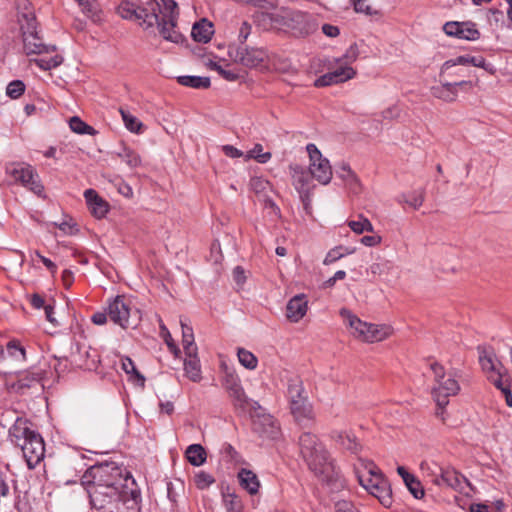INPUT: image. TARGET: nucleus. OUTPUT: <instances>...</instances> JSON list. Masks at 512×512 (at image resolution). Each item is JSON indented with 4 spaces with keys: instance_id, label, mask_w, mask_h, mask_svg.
<instances>
[{
    "instance_id": "59",
    "label": "nucleus",
    "mask_w": 512,
    "mask_h": 512,
    "mask_svg": "<svg viewBox=\"0 0 512 512\" xmlns=\"http://www.w3.org/2000/svg\"><path fill=\"white\" fill-rule=\"evenodd\" d=\"M250 32H251V25L248 24L247 22H243L239 29V35H238L239 45L245 46L244 43L247 40Z\"/></svg>"
},
{
    "instance_id": "49",
    "label": "nucleus",
    "mask_w": 512,
    "mask_h": 512,
    "mask_svg": "<svg viewBox=\"0 0 512 512\" xmlns=\"http://www.w3.org/2000/svg\"><path fill=\"white\" fill-rule=\"evenodd\" d=\"M160 335L161 337L163 338L164 342L166 343V345L168 346V349L170 350V352H172L175 356H178V354L180 353V349L177 347V345L174 343L173 341V338L169 332V330L167 329V327L165 326V324L162 322V320H160Z\"/></svg>"
},
{
    "instance_id": "21",
    "label": "nucleus",
    "mask_w": 512,
    "mask_h": 512,
    "mask_svg": "<svg viewBox=\"0 0 512 512\" xmlns=\"http://www.w3.org/2000/svg\"><path fill=\"white\" fill-rule=\"evenodd\" d=\"M308 302L304 294L295 295L286 306V316L291 322H298L307 313Z\"/></svg>"
},
{
    "instance_id": "34",
    "label": "nucleus",
    "mask_w": 512,
    "mask_h": 512,
    "mask_svg": "<svg viewBox=\"0 0 512 512\" xmlns=\"http://www.w3.org/2000/svg\"><path fill=\"white\" fill-rule=\"evenodd\" d=\"M228 394L232 399L233 406L237 412L245 413L248 411L250 399L245 394L242 385Z\"/></svg>"
},
{
    "instance_id": "17",
    "label": "nucleus",
    "mask_w": 512,
    "mask_h": 512,
    "mask_svg": "<svg viewBox=\"0 0 512 512\" xmlns=\"http://www.w3.org/2000/svg\"><path fill=\"white\" fill-rule=\"evenodd\" d=\"M125 489H108L104 491H100L97 489H88V494L90 498V503L92 508L97 512H100L106 506L112 503L115 499H119L122 492Z\"/></svg>"
},
{
    "instance_id": "1",
    "label": "nucleus",
    "mask_w": 512,
    "mask_h": 512,
    "mask_svg": "<svg viewBox=\"0 0 512 512\" xmlns=\"http://www.w3.org/2000/svg\"><path fill=\"white\" fill-rule=\"evenodd\" d=\"M118 15L125 20L137 22L145 30L156 25L166 41H183V35L177 30L178 12L174 0H148L143 5L124 1L119 7Z\"/></svg>"
},
{
    "instance_id": "40",
    "label": "nucleus",
    "mask_w": 512,
    "mask_h": 512,
    "mask_svg": "<svg viewBox=\"0 0 512 512\" xmlns=\"http://www.w3.org/2000/svg\"><path fill=\"white\" fill-rule=\"evenodd\" d=\"M354 251H355L354 248L337 246V247L331 249L327 253L323 263L325 265L332 264V263L336 262L337 260L341 259L342 257H344L345 255L352 254Z\"/></svg>"
},
{
    "instance_id": "14",
    "label": "nucleus",
    "mask_w": 512,
    "mask_h": 512,
    "mask_svg": "<svg viewBox=\"0 0 512 512\" xmlns=\"http://www.w3.org/2000/svg\"><path fill=\"white\" fill-rule=\"evenodd\" d=\"M459 391L460 385L458 381L450 377L435 385L431 393L436 405L440 408H445L449 404V397L457 395Z\"/></svg>"
},
{
    "instance_id": "44",
    "label": "nucleus",
    "mask_w": 512,
    "mask_h": 512,
    "mask_svg": "<svg viewBox=\"0 0 512 512\" xmlns=\"http://www.w3.org/2000/svg\"><path fill=\"white\" fill-rule=\"evenodd\" d=\"M272 155L270 152H263V146L261 144H255L245 156L246 160L255 159L258 163L264 164L271 159Z\"/></svg>"
},
{
    "instance_id": "4",
    "label": "nucleus",
    "mask_w": 512,
    "mask_h": 512,
    "mask_svg": "<svg viewBox=\"0 0 512 512\" xmlns=\"http://www.w3.org/2000/svg\"><path fill=\"white\" fill-rule=\"evenodd\" d=\"M354 471L359 484L386 508L392 505V490L389 480L377 465L369 459L358 457Z\"/></svg>"
},
{
    "instance_id": "41",
    "label": "nucleus",
    "mask_w": 512,
    "mask_h": 512,
    "mask_svg": "<svg viewBox=\"0 0 512 512\" xmlns=\"http://www.w3.org/2000/svg\"><path fill=\"white\" fill-rule=\"evenodd\" d=\"M460 39L477 40L480 37V32L477 30L476 25L472 22H460Z\"/></svg>"
},
{
    "instance_id": "16",
    "label": "nucleus",
    "mask_w": 512,
    "mask_h": 512,
    "mask_svg": "<svg viewBox=\"0 0 512 512\" xmlns=\"http://www.w3.org/2000/svg\"><path fill=\"white\" fill-rule=\"evenodd\" d=\"M356 71L350 66H342L338 69L328 72L314 81L315 87H326L333 84L345 82L354 78Z\"/></svg>"
},
{
    "instance_id": "58",
    "label": "nucleus",
    "mask_w": 512,
    "mask_h": 512,
    "mask_svg": "<svg viewBox=\"0 0 512 512\" xmlns=\"http://www.w3.org/2000/svg\"><path fill=\"white\" fill-rule=\"evenodd\" d=\"M460 22H447L443 26L444 32L449 36H455L459 38L460 35Z\"/></svg>"
},
{
    "instance_id": "35",
    "label": "nucleus",
    "mask_w": 512,
    "mask_h": 512,
    "mask_svg": "<svg viewBox=\"0 0 512 512\" xmlns=\"http://www.w3.org/2000/svg\"><path fill=\"white\" fill-rule=\"evenodd\" d=\"M179 84L195 89H207L211 85V81L209 77H201V76H179L177 78Z\"/></svg>"
},
{
    "instance_id": "45",
    "label": "nucleus",
    "mask_w": 512,
    "mask_h": 512,
    "mask_svg": "<svg viewBox=\"0 0 512 512\" xmlns=\"http://www.w3.org/2000/svg\"><path fill=\"white\" fill-rule=\"evenodd\" d=\"M237 355H238L239 362L245 368L253 370L257 367L258 360H257L256 356L253 353H251L250 351H248L244 348H239Z\"/></svg>"
},
{
    "instance_id": "64",
    "label": "nucleus",
    "mask_w": 512,
    "mask_h": 512,
    "mask_svg": "<svg viewBox=\"0 0 512 512\" xmlns=\"http://www.w3.org/2000/svg\"><path fill=\"white\" fill-rule=\"evenodd\" d=\"M322 32L328 37H337L340 34V30L337 26L331 24H324L322 26Z\"/></svg>"
},
{
    "instance_id": "2",
    "label": "nucleus",
    "mask_w": 512,
    "mask_h": 512,
    "mask_svg": "<svg viewBox=\"0 0 512 512\" xmlns=\"http://www.w3.org/2000/svg\"><path fill=\"white\" fill-rule=\"evenodd\" d=\"M129 482L135 485V480L115 462H104L91 466L81 477V484L88 489L100 491L108 489H130Z\"/></svg>"
},
{
    "instance_id": "3",
    "label": "nucleus",
    "mask_w": 512,
    "mask_h": 512,
    "mask_svg": "<svg viewBox=\"0 0 512 512\" xmlns=\"http://www.w3.org/2000/svg\"><path fill=\"white\" fill-rule=\"evenodd\" d=\"M299 447L304 461L315 475L327 482L337 477L334 461L316 435L310 432L302 433L299 437Z\"/></svg>"
},
{
    "instance_id": "50",
    "label": "nucleus",
    "mask_w": 512,
    "mask_h": 512,
    "mask_svg": "<svg viewBox=\"0 0 512 512\" xmlns=\"http://www.w3.org/2000/svg\"><path fill=\"white\" fill-rule=\"evenodd\" d=\"M25 92V84L21 80H13L7 85L6 94L11 99H18Z\"/></svg>"
},
{
    "instance_id": "60",
    "label": "nucleus",
    "mask_w": 512,
    "mask_h": 512,
    "mask_svg": "<svg viewBox=\"0 0 512 512\" xmlns=\"http://www.w3.org/2000/svg\"><path fill=\"white\" fill-rule=\"evenodd\" d=\"M222 151L225 156L230 158H240L244 155L241 150L229 144L222 146Z\"/></svg>"
},
{
    "instance_id": "55",
    "label": "nucleus",
    "mask_w": 512,
    "mask_h": 512,
    "mask_svg": "<svg viewBox=\"0 0 512 512\" xmlns=\"http://www.w3.org/2000/svg\"><path fill=\"white\" fill-rule=\"evenodd\" d=\"M223 386L226 389V391L229 393V392L233 391L234 389H237L238 387H240L241 382L238 377H236L232 374H227L224 379Z\"/></svg>"
},
{
    "instance_id": "54",
    "label": "nucleus",
    "mask_w": 512,
    "mask_h": 512,
    "mask_svg": "<svg viewBox=\"0 0 512 512\" xmlns=\"http://www.w3.org/2000/svg\"><path fill=\"white\" fill-rule=\"evenodd\" d=\"M123 161L131 168L138 167L141 164L140 156L132 150H125L121 155Z\"/></svg>"
},
{
    "instance_id": "7",
    "label": "nucleus",
    "mask_w": 512,
    "mask_h": 512,
    "mask_svg": "<svg viewBox=\"0 0 512 512\" xmlns=\"http://www.w3.org/2000/svg\"><path fill=\"white\" fill-rule=\"evenodd\" d=\"M106 311L110 320L123 329L137 326L139 311L135 310L133 312L130 303L126 301L124 296H116L108 303Z\"/></svg>"
},
{
    "instance_id": "28",
    "label": "nucleus",
    "mask_w": 512,
    "mask_h": 512,
    "mask_svg": "<svg viewBox=\"0 0 512 512\" xmlns=\"http://www.w3.org/2000/svg\"><path fill=\"white\" fill-rule=\"evenodd\" d=\"M238 479L241 486L251 495H255L259 491L260 482L257 475L251 470L242 468L238 473Z\"/></svg>"
},
{
    "instance_id": "51",
    "label": "nucleus",
    "mask_w": 512,
    "mask_h": 512,
    "mask_svg": "<svg viewBox=\"0 0 512 512\" xmlns=\"http://www.w3.org/2000/svg\"><path fill=\"white\" fill-rule=\"evenodd\" d=\"M7 352L10 356L14 357L16 360H25L26 352L23 346L16 340H12L7 343Z\"/></svg>"
},
{
    "instance_id": "25",
    "label": "nucleus",
    "mask_w": 512,
    "mask_h": 512,
    "mask_svg": "<svg viewBox=\"0 0 512 512\" xmlns=\"http://www.w3.org/2000/svg\"><path fill=\"white\" fill-rule=\"evenodd\" d=\"M214 34L213 25L207 19L196 22L191 31L193 39L197 42L207 43Z\"/></svg>"
},
{
    "instance_id": "19",
    "label": "nucleus",
    "mask_w": 512,
    "mask_h": 512,
    "mask_svg": "<svg viewBox=\"0 0 512 512\" xmlns=\"http://www.w3.org/2000/svg\"><path fill=\"white\" fill-rule=\"evenodd\" d=\"M330 438L340 448L350 452L351 454L358 455L363 449L362 444L353 433L342 430H333L330 433Z\"/></svg>"
},
{
    "instance_id": "6",
    "label": "nucleus",
    "mask_w": 512,
    "mask_h": 512,
    "mask_svg": "<svg viewBox=\"0 0 512 512\" xmlns=\"http://www.w3.org/2000/svg\"><path fill=\"white\" fill-rule=\"evenodd\" d=\"M20 29L22 31L24 51L27 55L49 54L57 50L55 45H48L42 42L37 33V21L32 12L22 13L19 16Z\"/></svg>"
},
{
    "instance_id": "31",
    "label": "nucleus",
    "mask_w": 512,
    "mask_h": 512,
    "mask_svg": "<svg viewBox=\"0 0 512 512\" xmlns=\"http://www.w3.org/2000/svg\"><path fill=\"white\" fill-rule=\"evenodd\" d=\"M182 327V344L187 357L197 354V346L194 343V334L191 326L181 321Z\"/></svg>"
},
{
    "instance_id": "18",
    "label": "nucleus",
    "mask_w": 512,
    "mask_h": 512,
    "mask_svg": "<svg viewBox=\"0 0 512 512\" xmlns=\"http://www.w3.org/2000/svg\"><path fill=\"white\" fill-rule=\"evenodd\" d=\"M44 371H25L18 376V380L13 385V388L21 394L25 393L26 389L36 388L43 389L44 385L42 384V380L44 379Z\"/></svg>"
},
{
    "instance_id": "27",
    "label": "nucleus",
    "mask_w": 512,
    "mask_h": 512,
    "mask_svg": "<svg viewBox=\"0 0 512 512\" xmlns=\"http://www.w3.org/2000/svg\"><path fill=\"white\" fill-rule=\"evenodd\" d=\"M478 352L479 363L481 365L482 370L487 375H492L504 368V366L500 362L495 363L494 353L492 351H487L484 348L478 347Z\"/></svg>"
},
{
    "instance_id": "53",
    "label": "nucleus",
    "mask_w": 512,
    "mask_h": 512,
    "mask_svg": "<svg viewBox=\"0 0 512 512\" xmlns=\"http://www.w3.org/2000/svg\"><path fill=\"white\" fill-rule=\"evenodd\" d=\"M358 55H359V50H358V46L356 43L350 45V47L346 50L345 54L337 59L338 62L340 61H344L345 62V66H349V64L353 63L354 61H356V59L358 58Z\"/></svg>"
},
{
    "instance_id": "38",
    "label": "nucleus",
    "mask_w": 512,
    "mask_h": 512,
    "mask_svg": "<svg viewBox=\"0 0 512 512\" xmlns=\"http://www.w3.org/2000/svg\"><path fill=\"white\" fill-rule=\"evenodd\" d=\"M488 379L501 392H503L504 389H506V386L507 388L511 387V379L505 368L501 369L500 371L492 375H488Z\"/></svg>"
},
{
    "instance_id": "36",
    "label": "nucleus",
    "mask_w": 512,
    "mask_h": 512,
    "mask_svg": "<svg viewBox=\"0 0 512 512\" xmlns=\"http://www.w3.org/2000/svg\"><path fill=\"white\" fill-rule=\"evenodd\" d=\"M184 370L186 376L193 382H199L202 378L201 368L197 354L195 356L187 357L184 361Z\"/></svg>"
},
{
    "instance_id": "12",
    "label": "nucleus",
    "mask_w": 512,
    "mask_h": 512,
    "mask_svg": "<svg viewBox=\"0 0 512 512\" xmlns=\"http://www.w3.org/2000/svg\"><path fill=\"white\" fill-rule=\"evenodd\" d=\"M26 463L30 469H33L45 455V445L42 436L36 432L22 446H20Z\"/></svg>"
},
{
    "instance_id": "8",
    "label": "nucleus",
    "mask_w": 512,
    "mask_h": 512,
    "mask_svg": "<svg viewBox=\"0 0 512 512\" xmlns=\"http://www.w3.org/2000/svg\"><path fill=\"white\" fill-rule=\"evenodd\" d=\"M306 150L309 155V171L312 177L322 185L329 184L333 175L329 160L322 156L320 150L313 143H309Z\"/></svg>"
},
{
    "instance_id": "63",
    "label": "nucleus",
    "mask_w": 512,
    "mask_h": 512,
    "mask_svg": "<svg viewBox=\"0 0 512 512\" xmlns=\"http://www.w3.org/2000/svg\"><path fill=\"white\" fill-rule=\"evenodd\" d=\"M407 488L416 499H421L424 496V490L419 480L418 485L411 483Z\"/></svg>"
},
{
    "instance_id": "62",
    "label": "nucleus",
    "mask_w": 512,
    "mask_h": 512,
    "mask_svg": "<svg viewBox=\"0 0 512 512\" xmlns=\"http://www.w3.org/2000/svg\"><path fill=\"white\" fill-rule=\"evenodd\" d=\"M382 238L380 236L371 235V236H363L361 238V243L368 247L377 246L381 243Z\"/></svg>"
},
{
    "instance_id": "42",
    "label": "nucleus",
    "mask_w": 512,
    "mask_h": 512,
    "mask_svg": "<svg viewBox=\"0 0 512 512\" xmlns=\"http://www.w3.org/2000/svg\"><path fill=\"white\" fill-rule=\"evenodd\" d=\"M69 126L71 130L78 134H88L94 135L96 133L95 129L82 121L78 116L71 117L69 121Z\"/></svg>"
},
{
    "instance_id": "46",
    "label": "nucleus",
    "mask_w": 512,
    "mask_h": 512,
    "mask_svg": "<svg viewBox=\"0 0 512 512\" xmlns=\"http://www.w3.org/2000/svg\"><path fill=\"white\" fill-rule=\"evenodd\" d=\"M352 4L355 12L357 13H364L368 16H382L381 11L369 5L367 0H352Z\"/></svg>"
},
{
    "instance_id": "15",
    "label": "nucleus",
    "mask_w": 512,
    "mask_h": 512,
    "mask_svg": "<svg viewBox=\"0 0 512 512\" xmlns=\"http://www.w3.org/2000/svg\"><path fill=\"white\" fill-rule=\"evenodd\" d=\"M252 430L260 437L275 439L279 435V427L269 414L257 413L252 417Z\"/></svg>"
},
{
    "instance_id": "24",
    "label": "nucleus",
    "mask_w": 512,
    "mask_h": 512,
    "mask_svg": "<svg viewBox=\"0 0 512 512\" xmlns=\"http://www.w3.org/2000/svg\"><path fill=\"white\" fill-rule=\"evenodd\" d=\"M290 409L292 414L298 421H301L303 419H314L313 408L307 396L292 401L290 403Z\"/></svg>"
},
{
    "instance_id": "30",
    "label": "nucleus",
    "mask_w": 512,
    "mask_h": 512,
    "mask_svg": "<svg viewBox=\"0 0 512 512\" xmlns=\"http://www.w3.org/2000/svg\"><path fill=\"white\" fill-rule=\"evenodd\" d=\"M121 367L123 371L129 375V380L135 382L137 385L144 387L145 377L137 370L134 361L128 357L121 358Z\"/></svg>"
},
{
    "instance_id": "20",
    "label": "nucleus",
    "mask_w": 512,
    "mask_h": 512,
    "mask_svg": "<svg viewBox=\"0 0 512 512\" xmlns=\"http://www.w3.org/2000/svg\"><path fill=\"white\" fill-rule=\"evenodd\" d=\"M35 433L36 431L29 427L28 420L21 417H18L9 429L10 440L14 445L18 447L22 446L24 441L26 442L28 438H30V436Z\"/></svg>"
},
{
    "instance_id": "56",
    "label": "nucleus",
    "mask_w": 512,
    "mask_h": 512,
    "mask_svg": "<svg viewBox=\"0 0 512 512\" xmlns=\"http://www.w3.org/2000/svg\"><path fill=\"white\" fill-rule=\"evenodd\" d=\"M430 369L434 374V380L436 385L439 384L445 377V368L438 362H433L430 364Z\"/></svg>"
},
{
    "instance_id": "47",
    "label": "nucleus",
    "mask_w": 512,
    "mask_h": 512,
    "mask_svg": "<svg viewBox=\"0 0 512 512\" xmlns=\"http://www.w3.org/2000/svg\"><path fill=\"white\" fill-rule=\"evenodd\" d=\"M34 62L40 69L48 71L61 65L63 62V57L59 54H55L49 59L40 58L35 59Z\"/></svg>"
},
{
    "instance_id": "22",
    "label": "nucleus",
    "mask_w": 512,
    "mask_h": 512,
    "mask_svg": "<svg viewBox=\"0 0 512 512\" xmlns=\"http://www.w3.org/2000/svg\"><path fill=\"white\" fill-rule=\"evenodd\" d=\"M84 197L93 216L98 219L106 216L109 204L94 189H87L84 192Z\"/></svg>"
},
{
    "instance_id": "33",
    "label": "nucleus",
    "mask_w": 512,
    "mask_h": 512,
    "mask_svg": "<svg viewBox=\"0 0 512 512\" xmlns=\"http://www.w3.org/2000/svg\"><path fill=\"white\" fill-rule=\"evenodd\" d=\"M81 7L82 12L90 17L94 22L102 18V10L97 0H75Z\"/></svg>"
},
{
    "instance_id": "57",
    "label": "nucleus",
    "mask_w": 512,
    "mask_h": 512,
    "mask_svg": "<svg viewBox=\"0 0 512 512\" xmlns=\"http://www.w3.org/2000/svg\"><path fill=\"white\" fill-rule=\"evenodd\" d=\"M240 2L263 9H271L276 6L275 0H241Z\"/></svg>"
},
{
    "instance_id": "5",
    "label": "nucleus",
    "mask_w": 512,
    "mask_h": 512,
    "mask_svg": "<svg viewBox=\"0 0 512 512\" xmlns=\"http://www.w3.org/2000/svg\"><path fill=\"white\" fill-rule=\"evenodd\" d=\"M340 315L347 326L351 328L352 335L364 342H379L392 333L390 326L364 322L346 308L340 310Z\"/></svg>"
},
{
    "instance_id": "26",
    "label": "nucleus",
    "mask_w": 512,
    "mask_h": 512,
    "mask_svg": "<svg viewBox=\"0 0 512 512\" xmlns=\"http://www.w3.org/2000/svg\"><path fill=\"white\" fill-rule=\"evenodd\" d=\"M336 174L346 183L352 193L358 194L360 192V181L348 164L342 163L337 169Z\"/></svg>"
},
{
    "instance_id": "9",
    "label": "nucleus",
    "mask_w": 512,
    "mask_h": 512,
    "mask_svg": "<svg viewBox=\"0 0 512 512\" xmlns=\"http://www.w3.org/2000/svg\"><path fill=\"white\" fill-rule=\"evenodd\" d=\"M6 171L16 182H20L36 195L41 196L43 194L44 186L41 184L38 174L30 165L12 164L6 168Z\"/></svg>"
},
{
    "instance_id": "37",
    "label": "nucleus",
    "mask_w": 512,
    "mask_h": 512,
    "mask_svg": "<svg viewBox=\"0 0 512 512\" xmlns=\"http://www.w3.org/2000/svg\"><path fill=\"white\" fill-rule=\"evenodd\" d=\"M287 396L290 403L306 396L302 381L298 377L288 380Z\"/></svg>"
},
{
    "instance_id": "10",
    "label": "nucleus",
    "mask_w": 512,
    "mask_h": 512,
    "mask_svg": "<svg viewBox=\"0 0 512 512\" xmlns=\"http://www.w3.org/2000/svg\"><path fill=\"white\" fill-rule=\"evenodd\" d=\"M228 54L235 63L247 68L258 67L267 59V52L264 49L248 47L247 45H230Z\"/></svg>"
},
{
    "instance_id": "52",
    "label": "nucleus",
    "mask_w": 512,
    "mask_h": 512,
    "mask_svg": "<svg viewBox=\"0 0 512 512\" xmlns=\"http://www.w3.org/2000/svg\"><path fill=\"white\" fill-rule=\"evenodd\" d=\"M194 481H195L197 488L206 489L212 483L215 482V479L209 473H206L204 471H199L198 473L195 474Z\"/></svg>"
},
{
    "instance_id": "11",
    "label": "nucleus",
    "mask_w": 512,
    "mask_h": 512,
    "mask_svg": "<svg viewBox=\"0 0 512 512\" xmlns=\"http://www.w3.org/2000/svg\"><path fill=\"white\" fill-rule=\"evenodd\" d=\"M292 184L300 194L301 201L305 208H307L310 202L311 190L310 184L313 178L309 169L306 170L303 166L294 164L289 166Z\"/></svg>"
},
{
    "instance_id": "39",
    "label": "nucleus",
    "mask_w": 512,
    "mask_h": 512,
    "mask_svg": "<svg viewBox=\"0 0 512 512\" xmlns=\"http://www.w3.org/2000/svg\"><path fill=\"white\" fill-rule=\"evenodd\" d=\"M120 113L122 116V120L125 124V127L133 133H141L143 128V123L133 116L129 111L124 110L123 108H120Z\"/></svg>"
},
{
    "instance_id": "43",
    "label": "nucleus",
    "mask_w": 512,
    "mask_h": 512,
    "mask_svg": "<svg viewBox=\"0 0 512 512\" xmlns=\"http://www.w3.org/2000/svg\"><path fill=\"white\" fill-rule=\"evenodd\" d=\"M348 226L356 234H362L363 232H373L374 227L372 223L362 215H359L358 220H351L348 222Z\"/></svg>"
},
{
    "instance_id": "48",
    "label": "nucleus",
    "mask_w": 512,
    "mask_h": 512,
    "mask_svg": "<svg viewBox=\"0 0 512 512\" xmlns=\"http://www.w3.org/2000/svg\"><path fill=\"white\" fill-rule=\"evenodd\" d=\"M424 194L425 193L423 190H418L413 191L407 195L404 194L401 197L405 203L417 210L422 206L424 202Z\"/></svg>"
},
{
    "instance_id": "32",
    "label": "nucleus",
    "mask_w": 512,
    "mask_h": 512,
    "mask_svg": "<svg viewBox=\"0 0 512 512\" xmlns=\"http://www.w3.org/2000/svg\"><path fill=\"white\" fill-rule=\"evenodd\" d=\"M185 456L189 463L193 466H201L206 461V451L200 444H192L188 446Z\"/></svg>"
},
{
    "instance_id": "29",
    "label": "nucleus",
    "mask_w": 512,
    "mask_h": 512,
    "mask_svg": "<svg viewBox=\"0 0 512 512\" xmlns=\"http://www.w3.org/2000/svg\"><path fill=\"white\" fill-rule=\"evenodd\" d=\"M431 94L433 97L445 102H454L457 99L455 85H452L450 82L431 87Z\"/></svg>"
},
{
    "instance_id": "61",
    "label": "nucleus",
    "mask_w": 512,
    "mask_h": 512,
    "mask_svg": "<svg viewBox=\"0 0 512 512\" xmlns=\"http://www.w3.org/2000/svg\"><path fill=\"white\" fill-rule=\"evenodd\" d=\"M335 510L336 512H355V507L351 502L342 500L335 504Z\"/></svg>"
},
{
    "instance_id": "23",
    "label": "nucleus",
    "mask_w": 512,
    "mask_h": 512,
    "mask_svg": "<svg viewBox=\"0 0 512 512\" xmlns=\"http://www.w3.org/2000/svg\"><path fill=\"white\" fill-rule=\"evenodd\" d=\"M457 65H472L475 67H480V68H484L485 70H488V68L486 66V60L482 56L475 57V56H470V55H462V56H458L455 59H450V60H447L446 62H444V64L441 67L440 75H444L446 73H448L450 75V73L448 71L452 67L457 66Z\"/></svg>"
},
{
    "instance_id": "13",
    "label": "nucleus",
    "mask_w": 512,
    "mask_h": 512,
    "mask_svg": "<svg viewBox=\"0 0 512 512\" xmlns=\"http://www.w3.org/2000/svg\"><path fill=\"white\" fill-rule=\"evenodd\" d=\"M440 474L433 479L438 486H446L460 493L464 492L470 483L465 476L452 467H440Z\"/></svg>"
}]
</instances>
